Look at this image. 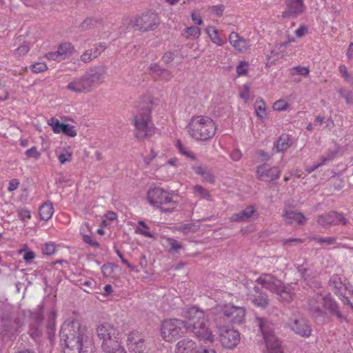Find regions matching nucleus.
<instances>
[{"instance_id":"obj_25","label":"nucleus","mask_w":353,"mask_h":353,"mask_svg":"<svg viewBox=\"0 0 353 353\" xmlns=\"http://www.w3.org/2000/svg\"><path fill=\"white\" fill-rule=\"evenodd\" d=\"M254 294L251 293L250 299L252 303L257 306L265 308L268 305V296L265 292H262L258 286H254L253 288Z\"/></svg>"},{"instance_id":"obj_5","label":"nucleus","mask_w":353,"mask_h":353,"mask_svg":"<svg viewBox=\"0 0 353 353\" xmlns=\"http://www.w3.org/2000/svg\"><path fill=\"white\" fill-rule=\"evenodd\" d=\"M149 203L162 212H171L177 206L171 193L159 187L151 188L147 193Z\"/></svg>"},{"instance_id":"obj_10","label":"nucleus","mask_w":353,"mask_h":353,"mask_svg":"<svg viewBox=\"0 0 353 353\" xmlns=\"http://www.w3.org/2000/svg\"><path fill=\"white\" fill-rule=\"evenodd\" d=\"M255 322L266 344L265 353H283L281 343L273 333V324L266 319L260 317H256Z\"/></svg>"},{"instance_id":"obj_16","label":"nucleus","mask_w":353,"mask_h":353,"mask_svg":"<svg viewBox=\"0 0 353 353\" xmlns=\"http://www.w3.org/2000/svg\"><path fill=\"white\" fill-rule=\"evenodd\" d=\"M127 345L130 353H148L145 340L138 331L134 330L130 332Z\"/></svg>"},{"instance_id":"obj_15","label":"nucleus","mask_w":353,"mask_h":353,"mask_svg":"<svg viewBox=\"0 0 353 353\" xmlns=\"http://www.w3.org/2000/svg\"><path fill=\"white\" fill-rule=\"evenodd\" d=\"M288 325L293 332L299 336L308 337L311 335V327L302 316H293L288 320Z\"/></svg>"},{"instance_id":"obj_6","label":"nucleus","mask_w":353,"mask_h":353,"mask_svg":"<svg viewBox=\"0 0 353 353\" xmlns=\"http://www.w3.org/2000/svg\"><path fill=\"white\" fill-rule=\"evenodd\" d=\"M256 282L263 288L279 295L285 301H290L293 299L294 294L291 289L285 287L281 281L271 274H261Z\"/></svg>"},{"instance_id":"obj_23","label":"nucleus","mask_w":353,"mask_h":353,"mask_svg":"<svg viewBox=\"0 0 353 353\" xmlns=\"http://www.w3.org/2000/svg\"><path fill=\"white\" fill-rule=\"evenodd\" d=\"M230 43L239 52H246L250 47V41L232 32L228 38Z\"/></svg>"},{"instance_id":"obj_56","label":"nucleus","mask_w":353,"mask_h":353,"mask_svg":"<svg viewBox=\"0 0 353 353\" xmlns=\"http://www.w3.org/2000/svg\"><path fill=\"white\" fill-rule=\"evenodd\" d=\"M26 155L28 158H34L36 159H38L40 156H41V154L40 152H39L37 151V149L36 147H32L31 148L27 150L26 151Z\"/></svg>"},{"instance_id":"obj_13","label":"nucleus","mask_w":353,"mask_h":353,"mask_svg":"<svg viewBox=\"0 0 353 353\" xmlns=\"http://www.w3.org/2000/svg\"><path fill=\"white\" fill-rule=\"evenodd\" d=\"M219 331L220 341L222 345L226 348L234 347L240 341L239 333L222 324H216Z\"/></svg>"},{"instance_id":"obj_9","label":"nucleus","mask_w":353,"mask_h":353,"mask_svg":"<svg viewBox=\"0 0 353 353\" xmlns=\"http://www.w3.org/2000/svg\"><path fill=\"white\" fill-rule=\"evenodd\" d=\"M187 332L186 321L179 319L164 320L161 326L163 339L169 343L175 341Z\"/></svg>"},{"instance_id":"obj_27","label":"nucleus","mask_w":353,"mask_h":353,"mask_svg":"<svg viewBox=\"0 0 353 353\" xmlns=\"http://www.w3.org/2000/svg\"><path fill=\"white\" fill-rule=\"evenodd\" d=\"M196 345L190 339L179 341L175 347V353H196Z\"/></svg>"},{"instance_id":"obj_14","label":"nucleus","mask_w":353,"mask_h":353,"mask_svg":"<svg viewBox=\"0 0 353 353\" xmlns=\"http://www.w3.org/2000/svg\"><path fill=\"white\" fill-rule=\"evenodd\" d=\"M281 170L276 166H270L268 163H263L256 168V178L261 181L271 182L279 179Z\"/></svg>"},{"instance_id":"obj_63","label":"nucleus","mask_w":353,"mask_h":353,"mask_svg":"<svg viewBox=\"0 0 353 353\" xmlns=\"http://www.w3.org/2000/svg\"><path fill=\"white\" fill-rule=\"evenodd\" d=\"M80 234L81 236L85 234H92L91 228L88 223L84 222L82 223L80 228Z\"/></svg>"},{"instance_id":"obj_42","label":"nucleus","mask_w":353,"mask_h":353,"mask_svg":"<svg viewBox=\"0 0 353 353\" xmlns=\"http://www.w3.org/2000/svg\"><path fill=\"white\" fill-rule=\"evenodd\" d=\"M254 108L258 117L264 119L266 117V106L263 99L256 100Z\"/></svg>"},{"instance_id":"obj_52","label":"nucleus","mask_w":353,"mask_h":353,"mask_svg":"<svg viewBox=\"0 0 353 353\" xmlns=\"http://www.w3.org/2000/svg\"><path fill=\"white\" fill-rule=\"evenodd\" d=\"M82 239L84 243L89 244L90 245L94 248H99V243L92 239V234H85L82 236Z\"/></svg>"},{"instance_id":"obj_37","label":"nucleus","mask_w":353,"mask_h":353,"mask_svg":"<svg viewBox=\"0 0 353 353\" xmlns=\"http://www.w3.org/2000/svg\"><path fill=\"white\" fill-rule=\"evenodd\" d=\"M182 35L187 39H196L201 35V29L192 26L184 29Z\"/></svg>"},{"instance_id":"obj_32","label":"nucleus","mask_w":353,"mask_h":353,"mask_svg":"<svg viewBox=\"0 0 353 353\" xmlns=\"http://www.w3.org/2000/svg\"><path fill=\"white\" fill-rule=\"evenodd\" d=\"M196 174H199L203 178V181L210 183H214V176L212 171L207 167L197 166L193 168Z\"/></svg>"},{"instance_id":"obj_17","label":"nucleus","mask_w":353,"mask_h":353,"mask_svg":"<svg viewBox=\"0 0 353 353\" xmlns=\"http://www.w3.org/2000/svg\"><path fill=\"white\" fill-rule=\"evenodd\" d=\"M285 8L282 12L283 18L295 19L306 9L303 0H285Z\"/></svg>"},{"instance_id":"obj_59","label":"nucleus","mask_w":353,"mask_h":353,"mask_svg":"<svg viewBox=\"0 0 353 353\" xmlns=\"http://www.w3.org/2000/svg\"><path fill=\"white\" fill-rule=\"evenodd\" d=\"M42 252L44 254L51 255L55 252V245L54 243H46L42 248Z\"/></svg>"},{"instance_id":"obj_53","label":"nucleus","mask_w":353,"mask_h":353,"mask_svg":"<svg viewBox=\"0 0 353 353\" xmlns=\"http://www.w3.org/2000/svg\"><path fill=\"white\" fill-rule=\"evenodd\" d=\"M339 71L340 72L341 76L345 79V81H347V83L351 82L352 77L348 73L347 68L345 65H340L339 67Z\"/></svg>"},{"instance_id":"obj_33","label":"nucleus","mask_w":353,"mask_h":353,"mask_svg":"<svg viewBox=\"0 0 353 353\" xmlns=\"http://www.w3.org/2000/svg\"><path fill=\"white\" fill-rule=\"evenodd\" d=\"M39 213L40 218L42 220H49L54 213V207L52 203L49 201L43 203L39 209Z\"/></svg>"},{"instance_id":"obj_64","label":"nucleus","mask_w":353,"mask_h":353,"mask_svg":"<svg viewBox=\"0 0 353 353\" xmlns=\"http://www.w3.org/2000/svg\"><path fill=\"white\" fill-rule=\"evenodd\" d=\"M95 59L92 57V53L89 50H86L81 56V60L84 63H88Z\"/></svg>"},{"instance_id":"obj_12","label":"nucleus","mask_w":353,"mask_h":353,"mask_svg":"<svg viewBox=\"0 0 353 353\" xmlns=\"http://www.w3.org/2000/svg\"><path fill=\"white\" fill-rule=\"evenodd\" d=\"M159 23V18L156 13L147 12L134 17L133 26L139 30L147 32L156 29Z\"/></svg>"},{"instance_id":"obj_44","label":"nucleus","mask_w":353,"mask_h":353,"mask_svg":"<svg viewBox=\"0 0 353 353\" xmlns=\"http://www.w3.org/2000/svg\"><path fill=\"white\" fill-rule=\"evenodd\" d=\"M337 91L340 96L345 100L347 104H353V92L352 91L345 88H340Z\"/></svg>"},{"instance_id":"obj_41","label":"nucleus","mask_w":353,"mask_h":353,"mask_svg":"<svg viewBox=\"0 0 353 353\" xmlns=\"http://www.w3.org/2000/svg\"><path fill=\"white\" fill-rule=\"evenodd\" d=\"M311 241H316L320 245H330L336 243V239L332 236L322 237L319 236H313L310 239Z\"/></svg>"},{"instance_id":"obj_36","label":"nucleus","mask_w":353,"mask_h":353,"mask_svg":"<svg viewBox=\"0 0 353 353\" xmlns=\"http://www.w3.org/2000/svg\"><path fill=\"white\" fill-rule=\"evenodd\" d=\"M206 32L214 43L219 46H223L224 40L219 35L218 31L214 27L209 26L206 28Z\"/></svg>"},{"instance_id":"obj_19","label":"nucleus","mask_w":353,"mask_h":353,"mask_svg":"<svg viewBox=\"0 0 353 353\" xmlns=\"http://www.w3.org/2000/svg\"><path fill=\"white\" fill-rule=\"evenodd\" d=\"M317 223L323 227H328L330 225H336L340 223L347 225L348 221L343 214L335 211H331L328 213L319 216Z\"/></svg>"},{"instance_id":"obj_30","label":"nucleus","mask_w":353,"mask_h":353,"mask_svg":"<svg viewBox=\"0 0 353 353\" xmlns=\"http://www.w3.org/2000/svg\"><path fill=\"white\" fill-rule=\"evenodd\" d=\"M255 210L254 207L248 206L243 210H241L238 213L234 214L230 217V220L232 221L236 222H246L250 219V218L252 216Z\"/></svg>"},{"instance_id":"obj_55","label":"nucleus","mask_w":353,"mask_h":353,"mask_svg":"<svg viewBox=\"0 0 353 353\" xmlns=\"http://www.w3.org/2000/svg\"><path fill=\"white\" fill-rule=\"evenodd\" d=\"M30 50V47L28 43L24 42L22 45L18 47L15 50V54L19 56L24 55L28 53Z\"/></svg>"},{"instance_id":"obj_21","label":"nucleus","mask_w":353,"mask_h":353,"mask_svg":"<svg viewBox=\"0 0 353 353\" xmlns=\"http://www.w3.org/2000/svg\"><path fill=\"white\" fill-rule=\"evenodd\" d=\"M316 298L317 301H322V305L331 314L336 316V317L341 321L346 319L339 310L338 304L330 294L323 296L322 294L317 293Z\"/></svg>"},{"instance_id":"obj_28","label":"nucleus","mask_w":353,"mask_h":353,"mask_svg":"<svg viewBox=\"0 0 353 353\" xmlns=\"http://www.w3.org/2000/svg\"><path fill=\"white\" fill-rule=\"evenodd\" d=\"M149 68L152 75L161 80L170 81L173 77L171 71L161 68L157 63H151Z\"/></svg>"},{"instance_id":"obj_26","label":"nucleus","mask_w":353,"mask_h":353,"mask_svg":"<svg viewBox=\"0 0 353 353\" xmlns=\"http://www.w3.org/2000/svg\"><path fill=\"white\" fill-rule=\"evenodd\" d=\"M283 217L286 224H293L294 223H296L299 225H303L305 222V216L296 211L293 210H285L283 211Z\"/></svg>"},{"instance_id":"obj_40","label":"nucleus","mask_w":353,"mask_h":353,"mask_svg":"<svg viewBox=\"0 0 353 353\" xmlns=\"http://www.w3.org/2000/svg\"><path fill=\"white\" fill-rule=\"evenodd\" d=\"M138 225L139 226L135 229L136 233L149 238H152L154 236L153 234L150 232L149 227L143 221H139Z\"/></svg>"},{"instance_id":"obj_18","label":"nucleus","mask_w":353,"mask_h":353,"mask_svg":"<svg viewBox=\"0 0 353 353\" xmlns=\"http://www.w3.org/2000/svg\"><path fill=\"white\" fill-rule=\"evenodd\" d=\"M105 73L106 68L103 65H99L90 68V70L84 74L90 90H92L93 87L104 81Z\"/></svg>"},{"instance_id":"obj_48","label":"nucleus","mask_w":353,"mask_h":353,"mask_svg":"<svg viewBox=\"0 0 353 353\" xmlns=\"http://www.w3.org/2000/svg\"><path fill=\"white\" fill-rule=\"evenodd\" d=\"M30 69L34 73H39L46 71L48 69V67L45 63L38 62L31 65Z\"/></svg>"},{"instance_id":"obj_46","label":"nucleus","mask_w":353,"mask_h":353,"mask_svg":"<svg viewBox=\"0 0 353 353\" xmlns=\"http://www.w3.org/2000/svg\"><path fill=\"white\" fill-rule=\"evenodd\" d=\"M97 23V20H94L92 18H87L81 23V24L80 25V28L82 30H85L96 26Z\"/></svg>"},{"instance_id":"obj_62","label":"nucleus","mask_w":353,"mask_h":353,"mask_svg":"<svg viewBox=\"0 0 353 353\" xmlns=\"http://www.w3.org/2000/svg\"><path fill=\"white\" fill-rule=\"evenodd\" d=\"M336 154V151H329L325 156L322 157L321 162L323 165L325 164L327 161H332Z\"/></svg>"},{"instance_id":"obj_7","label":"nucleus","mask_w":353,"mask_h":353,"mask_svg":"<svg viewBox=\"0 0 353 353\" xmlns=\"http://www.w3.org/2000/svg\"><path fill=\"white\" fill-rule=\"evenodd\" d=\"M217 313L214 320L216 324L222 323H241L244 319L245 310L243 307L227 304L223 306L219 305L214 309Z\"/></svg>"},{"instance_id":"obj_11","label":"nucleus","mask_w":353,"mask_h":353,"mask_svg":"<svg viewBox=\"0 0 353 353\" xmlns=\"http://www.w3.org/2000/svg\"><path fill=\"white\" fill-rule=\"evenodd\" d=\"M328 286L333 293L338 296L345 305H347L353 310V303L350 301L349 298L345 296L347 291H350L351 285L345 283L341 276L334 274L330 279Z\"/></svg>"},{"instance_id":"obj_61","label":"nucleus","mask_w":353,"mask_h":353,"mask_svg":"<svg viewBox=\"0 0 353 353\" xmlns=\"http://www.w3.org/2000/svg\"><path fill=\"white\" fill-rule=\"evenodd\" d=\"M248 64L246 62H240L239 65L236 67V72L239 75H244L248 72Z\"/></svg>"},{"instance_id":"obj_20","label":"nucleus","mask_w":353,"mask_h":353,"mask_svg":"<svg viewBox=\"0 0 353 353\" xmlns=\"http://www.w3.org/2000/svg\"><path fill=\"white\" fill-rule=\"evenodd\" d=\"M48 123L52 127V130L56 134H63L69 137H74L77 134L75 127L70 124L61 123L57 118H50Z\"/></svg>"},{"instance_id":"obj_49","label":"nucleus","mask_w":353,"mask_h":353,"mask_svg":"<svg viewBox=\"0 0 353 353\" xmlns=\"http://www.w3.org/2000/svg\"><path fill=\"white\" fill-rule=\"evenodd\" d=\"M114 265L111 263H105L101 267V272L104 276L109 277L114 272Z\"/></svg>"},{"instance_id":"obj_54","label":"nucleus","mask_w":353,"mask_h":353,"mask_svg":"<svg viewBox=\"0 0 353 353\" xmlns=\"http://www.w3.org/2000/svg\"><path fill=\"white\" fill-rule=\"evenodd\" d=\"M46 57L48 60H54L57 62H61L64 60L63 57L61 56V54L59 53L58 50L55 52H48V54H46Z\"/></svg>"},{"instance_id":"obj_47","label":"nucleus","mask_w":353,"mask_h":353,"mask_svg":"<svg viewBox=\"0 0 353 353\" xmlns=\"http://www.w3.org/2000/svg\"><path fill=\"white\" fill-rule=\"evenodd\" d=\"M29 334L34 339L39 338V336L41 334V332L39 329V325L35 324H30Z\"/></svg>"},{"instance_id":"obj_31","label":"nucleus","mask_w":353,"mask_h":353,"mask_svg":"<svg viewBox=\"0 0 353 353\" xmlns=\"http://www.w3.org/2000/svg\"><path fill=\"white\" fill-rule=\"evenodd\" d=\"M322 301H317L316 294L308 301V310L314 317H319L323 315Z\"/></svg>"},{"instance_id":"obj_38","label":"nucleus","mask_w":353,"mask_h":353,"mask_svg":"<svg viewBox=\"0 0 353 353\" xmlns=\"http://www.w3.org/2000/svg\"><path fill=\"white\" fill-rule=\"evenodd\" d=\"M57 50L65 60L74 52V48L70 43L65 42L59 46Z\"/></svg>"},{"instance_id":"obj_35","label":"nucleus","mask_w":353,"mask_h":353,"mask_svg":"<svg viewBox=\"0 0 353 353\" xmlns=\"http://www.w3.org/2000/svg\"><path fill=\"white\" fill-rule=\"evenodd\" d=\"M290 146V139L287 134H282L274 143V148L277 152L285 151Z\"/></svg>"},{"instance_id":"obj_1","label":"nucleus","mask_w":353,"mask_h":353,"mask_svg":"<svg viewBox=\"0 0 353 353\" xmlns=\"http://www.w3.org/2000/svg\"><path fill=\"white\" fill-rule=\"evenodd\" d=\"M60 338L65 343L64 353H83L91 343L79 322L74 320L63 324Z\"/></svg>"},{"instance_id":"obj_3","label":"nucleus","mask_w":353,"mask_h":353,"mask_svg":"<svg viewBox=\"0 0 353 353\" xmlns=\"http://www.w3.org/2000/svg\"><path fill=\"white\" fill-rule=\"evenodd\" d=\"M152 108V103L149 99L139 105V112L134 119L135 136L137 139H148L155 133L156 128L150 120Z\"/></svg>"},{"instance_id":"obj_2","label":"nucleus","mask_w":353,"mask_h":353,"mask_svg":"<svg viewBox=\"0 0 353 353\" xmlns=\"http://www.w3.org/2000/svg\"><path fill=\"white\" fill-rule=\"evenodd\" d=\"M187 332H192L197 338L212 342L214 336L209 325L205 312L196 307L188 308L185 312Z\"/></svg>"},{"instance_id":"obj_34","label":"nucleus","mask_w":353,"mask_h":353,"mask_svg":"<svg viewBox=\"0 0 353 353\" xmlns=\"http://www.w3.org/2000/svg\"><path fill=\"white\" fill-rule=\"evenodd\" d=\"M57 314L56 312L52 311L50 312L48 315V322L46 325L47 334L48 335V338L50 341H52V339L54 336L55 333V319H56Z\"/></svg>"},{"instance_id":"obj_43","label":"nucleus","mask_w":353,"mask_h":353,"mask_svg":"<svg viewBox=\"0 0 353 353\" xmlns=\"http://www.w3.org/2000/svg\"><path fill=\"white\" fill-rule=\"evenodd\" d=\"M168 245H169V252L172 254L178 253L181 249H183V245L173 238H168L167 239Z\"/></svg>"},{"instance_id":"obj_24","label":"nucleus","mask_w":353,"mask_h":353,"mask_svg":"<svg viewBox=\"0 0 353 353\" xmlns=\"http://www.w3.org/2000/svg\"><path fill=\"white\" fill-rule=\"evenodd\" d=\"M98 336L101 340H105L110 338H115V336H119V330L113 325L108 323H103L98 326L97 328Z\"/></svg>"},{"instance_id":"obj_58","label":"nucleus","mask_w":353,"mask_h":353,"mask_svg":"<svg viewBox=\"0 0 353 353\" xmlns=\"http://www.w3.org/2000/svg\"><path fill=\"white\" fill-rule=\"evenodd\" d=\"M17 213L19 219L23 221H26V220L30 219L31 218L30 212L27 209H19L17 211Z\"/></svg>"},{"instance_id":"obj_29","label":"nucleus","mask_w":353,"mask_h":353,"mask_svg":"<svg viewBox=\"0 0 353 353\" xmlns=\"http://www.w3.org/2000/svg\"><path fill=\"white\" fill-rule=\"evenodd\" d=\"M102 349L107 353H115L120 350V342L119 341V336H115V338L107 339L102 340Z\"/></svg>"},{"instance_id":"obj_51","label":"nucleus","mask_w":353,"mask_h":353,"mask_svg":"<svg viewBox=\"0 0 353 353\" xmlns=\"http://www.w3.org/2000/svg\"><path fill=\"white\" fill-rule=\"evenodd\" d=\"M288 105V103L285 100L280 99L274 103L273 108L276 111H283L285 110Z\"/></svg>"},{"instance_id":"obj_8","label":"nucleus","mask_w":353,"mask_h":353,"mask_svg":"<svg viewBox=\"0 0 353 353\" xmlns=\"http://www.w3.org/2000/svg\"><path fill=\"white\" fill-rule=\"evenodd\" d=\"M1 335L3 339L11 338L18 334L21 327L23 325L21 316L17 313L11 312L10 309L4 310L1 316Z\"/></svg>"},{"instance_id":"obj_60","label":"nucleus","mask_w":353,"mask_h":353,"mask_svg":"<svg viewBox=\"0 0 353 353\" xmlns=\"http://www.w3.org/2000/svg\"><path fill=\"white\" fill-rule=\"evenodd\" d=\"M71 153L68 152V151H65L58 155V159L61 164H64L67 161H71Z\"/></svg>"},{"instance_id":"obj_22","label":"nucleus","mask_w":353,"mask_h":353,"mask_svg":"<svg viewBox=\"0 0 353 353\" xmlns=\"http://www.w3.org/2000/svg\"><path fill=\"white\" fill-rule=\"evenodd\" d=\"M66 88L75 93L89 92L91 91L84 74L72 80L68 84Z\"/></svg>"},{"instance_id":"obj_39","label":"nucleus","mask_w":353,"mask_h":353,"mask_svg":"<svg viewBox=\"0 0 353 353\" xmlns=\"http://www.w3.org/2000/svg\"><path fill=\"white\" fill-rule=\"evenodd\" d=\"M192 190L193 193L200 199H206L208 201L212 200L210 191L201 185H196L192 188Z\"/></svg>"},{"instance_id":"obj_50","label":"nucleus","mask_w":353,"mask_h":353,"mask_svg":"<svg viewBox=\"0 0 353 353\" xmlns=\"http://www.w3.org/2000/svg\"><path fill=\"white\" fill-rule=\"evenodd\" d=\"M105 49V46L103 43H98L96 44L93 48L90 49L89 50L91 51L92 53V57H94L95 59L98 57L102 52L104 51Z\"/></svg>"},{"instance_id":"obj_57","label":"nucleus","mask_w":353,"mask_h":353,"mask_svg":"<svg viewBox=\"0 0 353 353\" xmlns=\"http://www.w3.org/2000/svg\"><path fill=\"white\" fill-rule=\"evenodd\" d=\"M224 9L225 7L222 4L214 6L210 8V12L217 17H221L223 14Z\"/></svg>"},{"instance_id":"obj_4","label":"nucleus","mask_w":353,"mask_h":353,"mask_svg":"<svg viewBox=\"0 0 353 353\" xmlns=\"http://www.w3.org/2000/svg\"><path fill=\"white\" fill-rule=\"evenodd\" d=\"M216 130V125L213 120L205 116L192 117L188 125L190 135L196 140L206 141L212 138Z\"/></svg>"},{"instance_id":"obj_45","label":"nucleus","mask_w":353,"mask_h":353,"mask_svg":"<svg viewBox=\"0 0 353 353\" xmlns=\"http://www.w3.org/2000/svg\"><path fill=\"white\" fill-rule=\"evenodd\" d=\"M310 69L307 67L298 65L290 69V74L292 75H302L307 76L309 74Z\"/></svg>"}]
</instances>
